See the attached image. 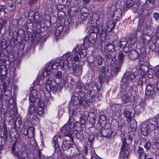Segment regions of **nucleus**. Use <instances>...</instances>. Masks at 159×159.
<instances>
[{
	"mask_svg": "<svg viewBox=\"0 0 159 159\" xmlns=\"http://www.w3.org/2000/svg\"><path fill=\"white\" fill-rule=\"evenodd\" d=\"M37 94L36 90L32 89L30 92L29 101L30 105L26 118L32 124L36 125L39 123V120L37 116V114L41 116L43 113L45 106L44 102L40 101L39 98L35 97Z\"/></svg>",
	"mask_w": 159,
	"mask_h": 159,
	"instance_id": "f257e3e1",
	"label": "nucleus"
},
{
	"mask_svg": "<svg viewBox=\"0 0 159 159\" xmlns=\"http://www.w3.org/2000/svg\"><path fill=\"white\" fill-rule=\"evenodd\" d=\"M110 64L113 66L112 72L109 68L101 66L99 68V79L101 84L107 83L110 77L116 75L121 70L122 64L116 62V57L112 58Z\"/></svg>",
	"mask_w": 159,
	"mask_h": 159,
	"instance_id": "f03ea898",
	"label": "nucleus"
},
{
	"mask_svg": "<svg viewBox=\"0 0 159 159\" xmlns=\"http://www.w3.org/2000/svg\"><path fill=\"white\" fill-rule=\"evenodd\" d=\"M75 105H69V113L70 117L67 124L64 125L61 128V131L64 133V136L69 137L70 139H72V135L73 134V129L75 128L77 129H80L81 125L78 122L75 123V120L74 117L75 116L77 110V106Z\"/></svg>",
	"mask_w": 159,
	"mask_h": 159,
	"instance_id": "7ed1b4c3",
	"label": "nucleus"
},
{
	"mask_svg": "<svg viewBox=\"0 0 159 159\" xmlns=\"http://www.w3.org/2000/svg\"><path fill=\"white\" fill-rule=\"evenodd\" d=\"M95 27H94L95 25L93 26L92 25V27L89 31L90 34L88 39V42L91 44H93L95 43L97 38L98 32L100 36L101 43H103L104 41L106 43L108 42V39H107L108 36H105V30H103V31L102 30H101L99 28V27L98 26L97 23H95Z\"/></svg>",
	"mask_w": 159,
	"mask_h": 159,
	"instance_id": "20e7f679",
	"label": "nucleus"
},
{
	"mask_svg": "<svg viewBox=\"0 0 159 159\" xmlns=\"http://www.w3.org/2000/svg\"><path fill=\"white\" fill-rule=\"evenodd\" d=\"M84 84L78 81L76 82L75 86L76 91L78 93L79 95L81 94V96L78 97L75 96L74 97V101L73 104L77 105H81L84 100V94L83 93V88H84Z\"/></svg>",
	"mask_w": 159,
	"mask_h": 159,
	"instance_id": "39448f33",
	"label": "nucleus"
},
{
	"mask_svg": "<svg viewBox=\"0 0 159 159\" xmlns=\"http://www.w3.org/2000/svg\"><path fill=\"white\" fill-rule=\"evenodd\" d=\"M11 152L17 159H28V155L25 148H23L20 150L18 145L16 142L14 143L12 147Z\"/></svg>",
	"mask_w": 159,
	"mask_h": 159,
	"instance_id": "423d86ee",
	"label": "nucleus"
},
{
	"mask_svg": "<svg viewBox=\"0 0 159 159\" xmlns=\"http://www.w3.org/2000/svg\"><path fill=\"white\" fill-rule=\"evenodd\" d=\"M45 88L48 92L52 91L53 93L60 92L61 91L62 87L61 84H57L55 81L51 80L49 78V79L47 80Z\"/></svg>",
	"mask_w": 159,
	"mask_h": 159,
	"instance_id": "0eeeda50",
	"label": "nucleus"
},
{
	"mask_svg": "<svg viewBox=\"0 0 159 159\" xmlns=\"http://www.w3.org/2000/svg\"><path fill=\"white\" fill-rule=\"evenodd\" d=\"M59 63L56 61H52L49 62L46 66L45 69L43 70L42 72L44 76H46V79H48L51 77V70H56L58 69Z\"/></svg>",
	"mask_w": 159,
	"mask_h": 159,
	"instance_id": "6e6552de",
	"label": "nucleus"
},
{
	"mask_svg": "<svg viewBox=\"0 0 159 159\" xmlns=\"http://www.w3.org/2000/svg\"><path fill=\"white\" fill-rule=\"evenodd\" d=\"M69 54L67 55L66 53L63 55L60 58L59 62V67L65 71H67L71 69L72 64L69 60Z\"/></svg>",
	"mask_w": 159,
	"mask_h": 159,
	"instance_id": "1a4fd4ad",
	"label": "nucleus"
},
{
	"mask_svg": "<svg viewBox=\"0 0 159 159\" xmlns=\"http://www.w3.org/2000/svg\"><path fill=\"white\" fill-rule=\"evenodd\" d=\"M121 138L122 145L121 148L120 155L122 156L123 159H128L130 150L129 145L127 143L124 135L121 136Z\"/></svg>",
	"mask_w": 159,
	"mask_h": 159,
	"instance_id": "9d476101",
	"label": "nucleus"
},
{
	"mask_svg": "<svg viewBox=\"0 0 159 159\" xmlns=\"http://www.w3.org/2000/svg\"><path fill=\"white\" fill-rule=\"evenodd\" d=\"M157 128V127L153 123H149L147 124L145 123H143L141 125V133L144 136L147 137L149 133L154 131Z\"/></svg>",
	"mask_w": 159,
	"mask_h": 159,
	"instance_id": "9b49d317",
	"label": "nucleus"
},
{
	"mask_svg": "<svg viewBox=\"0 0 159 159\" xmlns=\"http://www.w3.org/2000/svg\"><path fill=\"white\" fill-rule=\"evenodd\" d=\"M28 18L35 24H38L40 22L39 13L38 12H34L33 11H30L29 14Z\"/></svg>",
	"mask_w": 159,
	"mask_h": 159,
	"instance_id": "f8f14e48",
	"label": "nucleus"
},
{
	"mask_svg": "<svg viewBox=\"0 0 159 159\" xmlns=\"http://www.w3.org/2000/svg\"><path fill=\"white\" fill-rule=\"evenodd\" d=\"M134 74L129 71H126L124 74L121 79L122 83H128L134 79Z\"/></svg>",
	"mask_w": 159,
	"mask_h": 159,
	"instance_id": "ddd939ff",
	"label": "nucleus"
},
{
	"mask_svg": "<svg viewBox=\"0 0 159 159\" xmlns=\"http://www.w3.org/2000/svg\"><path fill=\"white\" fill-rule=\"evenodd\" d=\"M72 66L71 67V73L74 76H80L82 73V70L80 66H77V65L74 62H71Z\"/></svg>",
	"mask_w": 159,
	"mask_h": 159,
	"instance_id": "4468645a",
	"label": "nucleus"
},
{
	"mask_svg": "<svg viewBox=\"0 0 159 159\" xmlns=\"http://www.w3.org/2000/svg\"><path fill=\"white\" fill-rule=\"evenodd\" d=\"M129 51V49L127 48H125L124 50L120 51L118 53V57L117 60L116 59V62H118L119 63L123 64L125 57L127 56V53Z\"/></svg>",
	"mask_w": 159,
	"mask_h": 159,
	"instance_id": "2eb2a0df",
	"label": "nucleus"
},
{
	"mask_svg": "<svg viewBox=\"0 0 159 159\" xmlns=\"http://www.w3.org/2000/svg\"><path fill=\"white\" fill-rule=\"evenodd\" d=\"M115 21H110L108 22L107 24L104 27H102V25L100 27H99V28L100 29V30H102V31L103 30H105L106 32L105 33V36H106L107 34V32H110L111 30L114 29L115 28Z\"/></svg>",
	"mask_w": 159,
	"mask_h": 159,
	"instance_id": "dca6fc26",
	"label": "nucleus"
},
{
	"mask_svg": "<svg viewBox=\"0 0 159 159\" xmlns=\"http://www.w3.org/2000/svg\"><path fill=\"white\" fill-rule=\"evenodd\" d=\"M73 51L76 53L79 54L83 57H85L86 55L85 47L83 44L77 45L75 49L73 50Z\"/></svg>",
	"mask_w": 159,
	"mask_h": 159,
	"instance_id": "f3484780",
	"label": "nucleus"
},
{
	"mask_svg": "<svg viewBox=\"0 0 159 159\" xmlns=\"http://www.w3.org/2000/svg\"><path fill=\"white\" fill-rule=\"evenodd\" d=\"M64 134V132L61 131V129L60 132L58 133L53 138L52 141V144L53 146L56 149L58 148H59V144L57 141V138L61 139L63 134Z\"/></svg>",
	"mask_w": 159,
	"mask_h": 159,
	"instance_id": "a211bd4d",
	"label": "nucleus"
},
{
	"mask_svg": "<svg viewBox=\"0 0 159 159\" xmlns=\"http://www.w3.org/2000/svg\"><path fill=\"white\" fill-rule=\"evenodd\" d=\"M149 43V46L151 50L159 53V39L154 42L152 41H150Z\"/></svg>",
	"mask_w": 159,
	"mask_h": 159,
	"instance_id": "6ab92c4d",
	"label": "nucleus"
},
{
	"mask_svg": "<svg viewBox=\"0 0 159 159\" xmlns=\"http://www.w3.org/2000/svg\"><path fill=\"white\" fill-rule=\"evenodd\" d=\"M68 139H65L63 140L62 148L63 150L64 151L68 150L71 146L70 140H73L72 136V139H70L69 137H68Z\"/></svg>",
	"mask_w": 159,
	"mask_h": 159,
	"instance_id": "aec40b11",
	"label": "nucleus"
},
{
	"mask_svg": "<svg viewBox=\"0 0 159 159\" xmlns=\"http://www.w3.org/2000/svg\"><path fill=\"white\" fill-rule=\"evenodd\" d=\"M145 93L148 96L153 97L155 94L154 85L150 83L146 85Z\"/></svg>",
	"mask_w": 159,
	"mask_h": 159,
	"instance_id": "412c9836",
	"label": "nucleus"
},
{
	"mask_svg": "<svg viewBox=\"0 0 159 159\" xmlns=\"http://www.w3.org/2000/svg\"><path fill=\"white\" fill-rule=\"evenodd\" d=\"M113 132V130L111 128H103L101 129L100 134L102 136L109 138Z\"/></svg>",
	"mask_w": 159,
	"mask_h": 159,
	"instance_id": "4be33fe9",
	"label": "nucleus"
},
{
	"mask_svg": "<svg viewBox=\"0 0 159 159\" xmlns=\"http://www.w3.org/2000/svg\"><path fill=\"white\" fill-rule=\"evenodd\" d=\"M142 50H143V54H140L139 56V62L140 63L141 65L143 64V63H147L148 62V57L146 56L145 54V48H142L141 50V51Z\"/></svg>",
	"mask_w": 159,
	"mask_h": 159,
	"instance_id": "5701e85b",
	"label": "nucleus"
},
{
	"mask_svg": "<svg viewBox=\"0 0 159 159\" xmlns=\"http://www.w3.org/2000/svg\"><path fill=\"white\" fill-rule=\"evenodd\" d=\"M122 17V11L120 9L117 8L116 9L114 12L112 16V19L113 21L115 22L120 20Z\"/></svg>",
	"mask_w": 159,
	"mask_h": 159,
	"instance_id": "b1692460",
	"label": "nucleus"
},
{
	"mask_svg": "<svg viewBox=\"0 0 159 159\" xmlns=\"http://www.w3.org/2000/svg\"><path fill=\"white\" fill-rule=\"evenodd\" d=\"M137 154L138 155L139 159H146L147 157V154L144 152L143 148L141 147H139Z\"/></svg>",
	"mask_w": 159,
	"mask_h": 159,
	"instance_id": "393cba45",
	"label": "nucleus"
},
{
	"mask_svg": "<svg viewBox=\"0 0 159 159\" xmlns=\"http://www.w3.org/2000/svg\"><path fill=\"white\" fill-rule=\"evenodd\" d=\"M107 121L106 116L103 115H101L99 118V122L97 124V127L98 128L101 129L102 127H104L107 124Z\"/></svg>",
	"mask_w": 159,
	"mask_h": 159,
	"instance_id": "a878e982",
	"label": "nucleus"
},
{
	"mask_svg": "<svg viewBox=\"0 0 159 159\" xmlns=\"http://www.w3.org/2000/svg\"><path fill=\"white\" fill-rule=\"evenodd\" d=\"M127 40L125 38H121L119 42V46L121 48H123L124 50L125 48H127L129 49V51H130L131 49V47L127 43Z\"/></svg>",
	"mask_w": 159,
	"mask_h": 159,
	"instance_id": "bb28decb",
	"label": "nucleus"
},
{
	"mask_svg": "<svg viewBox=\"0 0 159 159\" xmlns=\"http://www.w3.org/2000/svg\"><path fill=\"white\" fill-rule=\"evenodd\" d=\"M137 11L138 14L142 17L143 19H144L149 13L148 9L141 7H139L137 9Z\"/></svg>",
	"mask_w": 159,
	"mask_h": 159,
	"instance_id": "cd10ccee",
	"label": "nucleus"
},
{
	"mask_svg": "<svg viewBox=\"0 0 159 159\" xmlns=\"http://www.w3.org/2000/svg\"><path fill=\"white\" fill-rule=\"evenodd\" d=\"M90 84L88 83L84 84V88L83 89V93H85L88 95V96L93 97V94H92V89L90 87H89Z\"/></svg>",
	"mask_w": 159,
	"mask_h": 159,
	"instance_id": "c85d7f7f",
	"label": "nucleus"
},
{
	"mask_svg": "<svg viewBox=\"0 0 159 159\" xmlns=\"http://www.w3.org/2000/svg\"><path fill=\"white\" fill-rule=\"evenodd\" d=\"M121 84V94L126 93H129V91L130 90L131 87L129 86L128 83H122Z\"/></svg>",
	"mask_w": 159,
	"mask_h": 159,
	"instance_id": "c756f323",
	"label": "nucleus"
},
{
	"mask_svg": "<svg viewBox=\"0 0 159 159\" xmlns=\"http://www.w3.org/2000/svg\"><path fill=\"white\" fill-rule=\"evenodd\" d=\"M130 94V93H127L125 94H121V101L122 103L126 104L131 101Z\"/></svg>",
	"mask_w": 159,
	"mask_h": 159,
	"instance_id": "7c9ffc66",
	"label": "nucleus"
},
{
	"mask_svg": "<svg viewBox=\"0 0 159 159\" xmlns=\"http://www.w3.org/2000/svg\"><path fill=\"white\" fill-rule=\"evenodd\" d=\"M123 114L125 118H126V120L127 122H129L131 120L133 117L131 116V113L129 111L125 109L123 111Z\"/></svg>",
	"mask_w": 159,
	"mask_h": 159,
	"instance_id": "2f4dec72",
	"label": "nucleus"
},
{
	"mask_svg": "<svg viewBox=\"0 0 159 159\" xmlns=\"http://www.w3.org/2000/svg\"><path fill=\"white\" fill-rule=\"evenodd\" d=\"M7 69L5 65L3 64L0 66V73L1 80L4 79L5 77L7 74Z\"/></svg>",
	"mask_w": 159,
	"mask_h": 159,
	"instance_id": "473e14b6",
	"label": "nucleus"
},
{
	"mask_svg": "<svg viewBox=\"0 0 159 159\" xmlns=\"http://www.w3.org/2000/svg\"><path fill=\"white\" fill-rule=\"evenodd\" d=\"M129 58L132 60H135L138 58L139 53L135 50H132L128 54Z\"/></svg>",
	"mask_w": 159,
	"mask_h": 159,
	"instance_id": "72a5a7b5",
	"label": "nucleus"
},
{
	"mask_svg": "<svg viewBox=\"0 0 159 159\" xmlns=\"http://www.w3.org/2000/svg\"><path fill=\"white\" fill-rule=\"evenodd\" d=\"M67 55H68L69 54V55L70 56L69 57V60L71 62H72V60H74L75 62H77L79 60V56L78 55H73V53L71 52H69L66 53Z\"/></svg>",
	"mask_w": 159,
	"mask_h": 159,
	"instance_id": "f704fd0d",
	"label": "nucleus"
},
{
	"mask_svg": "<svg viewBox=\"0 0 159 159\" xmlns=\"http://www.w3.org/2000/svg\"><path fill=\"white\" fill-rule=\"evenodd\" d=\"M93 20L91 22V25H95V23H97L98 25V26L100 27L98 23V20L99 18V16L98 15L97 13H94L93 16ZM95 26L94 27H95Z\"/></svg>",
	"mask_w": 159,
	"mask_h": 159,
	"instance_id": "c9c22d12",
	"label": "nucleus"
},
{
	"mask_svg": "<svg viewBox=\"0 0 159 159\" xmlns=\"http://www.w3.org/2000/svg\"><path fill=\"white\" fill-rule=\"evenodd\" d=\"M141 70L143 72V75L147 74L150 70H152L149 69L148 66L146 65H141L140 67Z\"/></svg>",
	"mask_w": 159,
	"mask_h": 159,
	"instance_id": "e433bc0d",
	"label": "nucleus"
},
{
	"mask_svg": "<svg viewBox=\"0 0 159 159\" xmlns=\"http://www.w3.org/2000/svg\"><path fill=\"white\" fill-rule=\"evenodd\" d=\"M93 60L94 61L97 63L98 66H100L102 64L103 58L100 56L97 55L94 58Z\"/></svg>",
	"mask_w": 159,
	"mask_h": 159,
	"instance_id": "4c0bfd02",
	"label": "nucleus"
},
{
	"mask_svg": "<svg viewBox=\"0 0 159 159\" xmlns=\"http://www.w3.org/2000/svg\"><path fill=\"white\" fill-rule=\"evenodd\" d=\"M89 118L88 119V120L89 123H90L92 125H93L95 122V116H96L95 113H90L89 114Z\"/></svg>",
	"mask_w": 159,
	"mask_h": 159,
	"instance_id": "58836bf2",
	"label": "nucleus"
},
{
	"mask_svg": "<svg viewBox=\"0 0 159 159\" xmlns=\"http://www.w3.org/2000/svg\"><path fill=\"white\" fill-rule=\"evenodd\" d=\"M151 38L149 36H144L142 37L141 42L144 45H147L149 43Z\"/></svg>",
	"mask_w": 159,
	"mask_h": 159,
	"instance_id": "ea45409f",
	"label": "nucleus"
},
{
	"mask_svg": "<svg viewBox=\"0 0 159 159\" xmlns=\"http://www.w3.org/2000/svg\"><path fill=\"white\" fill-rule=\"evenodd\" d=\"M75 137L78 139L80 141H83L85 140V138L84 137L83 133L77 132L75 133Z\"/></svg>",
	"mask_w": 159,
	"mask_h": 159,
	"instance_id": "a19ab883",
	"label": "nucleus"
},
{
	"mask_svg": "<svg viewBox=\"0 0 159 159\" xmlns=\"http://www.w3.org/2000/svg\"><path fill=\"white\" fill-rule=\"evenodd\" d=\"M130 125L131 129L133 131H136L137 128V123L136 120H133Z\"/></svg>",
	"mask_w": 159,
	"mask_h": 159,
	"instance_id": "79ce46f5",
	"label": "nucleus"
},
{
	"mask_svg": "<svg viewBox=\"0 0 159 159\" xmlns=\"http://www.w3.org/2000/svg\"><path fill=\"white\" fill-rule=\"evenodd\" d=\"M34 129L33 127H29V130L28 134L26 135H27L28 137L31 138L33 137L34 135Z\"/></svg>",
	"mask_w": 159,
	"mask_h": 159,
	"instance_id": "37998d69",
	"label": "nucleus"
},
{
	"mask_svg": "<svg viewBox=\"0 0 159 159\" xmlns=\"http://www.w3.org/2000/svg\"><path fill=\"white\" fill-rule=\"evenodd\" d=\"M29 130V127L27 125H25L21 128V132L22 134L26 135Z\"/></svg>",
	"mask_w": 159,
	"mask_h": 159,
	"instance_id": "c03bdc74",
	"label": "nucleus"
},
{
	"mask_svg": "<svg viewBox=\"0 0 159 159\" xmlns=\"http://www.w3.org/2000/svg\"><path fill=\"white\" fill-rule=\"evenodd\" d=\"M94 60L93 61H90L89 60L87 61L88 63V67L92 71H93L95 66V64H94Z\"/></svg>",
	"mask_w": 159,
	"mask_h": 159,
	"instance_id": "a18cd8bd",
	"label": "nucleus"
},
{
	"mask_svg": "<svg viewBox=\"0 0 159 159\" xmlns=\"http://www.w3.org/2000/svg\"><path fill=\"white\" fill-rule=\"evenodd\" d=\"M94 135L93 134H90L88 137V140L89 141V144L90 145V147L92 145V143L94 141Z\"/></svg>",
	"mask_w": 159,
	"mask_h": 159,
	"instance_id": "49530a36",
	"label": "nucleus"
},
{
	"mask_svg": "<svg viewBox=\"0 0 159 159\" xmlns=\"http://www.w3.org/2000/svg\"><path fill=\"white\" fill-rule=\"evenodd\" d=\"M107 49L108 51V52H113L115 51V47L112 43H110L106 45Z\"/></svg>",
	"mask_w": 159,
	"mask_h": 159,
	"instance_id": "de8ad7c7",
	"label": "nucleus"
},
{
	"mask_svg": "<svg viewBox=\"0 0 159 159\" xmlns=\"http://www.w3.org/2000/svg\"><path fill=\"white\" fill-rule=\"evenodd\" d=\"M7 22V20H6L5 17L0 18V27L3 28L4 26L6 24Z\"/></svg>",
	"mask_w": 159,
	"mask_h": 159,
	"instance_id": "09e8293b",
	"label": "nucleus"
},
{
	"mask_svg": "<svg viewBox=\"0 0 159 159\" xmlns=\"http://www.w3.org/2000/svg\"><path fill=\"white\" fill-rule=\"evenodd\" d=\"M104 55L105 56L106 58V60L107 61L108 60H109L111 58V59L115 56L112 57L111 53L110 52H105L104 53Z\"/></svg>",
	"mask_w": 159,
	"mask_h": 159,
	"instance_id": "8fccbe9b",
	"label": "nucleus"
},
{
	"mask_svg": "<svg viewBox=\"0 0 159 159\" xmlns=\"http://www.w3.org/2000/svg\"><path fill=\"white\" fill-rule=\"evenodd\" d=\"M144 22H141L139 23L138 27H137V30L139 31L140 30H145L144 28Z\"/></svg>",
	"mask_w": 159,
	"mask_h": 159,
	"instance_id": "3c124183",
	"label": "nucleus"
},
{
	"mask_svg": "<svg viewBox=\"0 0 159 159\" xmlns=\"http://www.w3.org/2000/svg\"><path fill=\"white\" fill-rule=\"evenodd\" d=\"M133 0H127L126 3V7L127 8H130L134 4L133 2Z\"/></svg>",
	"mask_w": 159,
	"mask_h": 159,
	"instance_id": "603ef678",
	"label": "nucleus"
},
{
	"mask_svg": "<svg viewBox=\"0 0 159 159\" xmlns=\"http://www.w3.org/2000/svg\"><path fill=\"white\" fill-rule=\"evenodd\" d=\"M6 43L4 39H2L0 42V48L2 50L5 49L6 47Z\"/></svg>",
	"mask_w": 159,
	"mask_h": 159,
	"instance_id": "864d4df0",
	"label": "nucleus"
},
{
	"mask_svg": "<svg viewBox=\"0 0 159 159\" xmlns=\"http://www.w3.org/2000/svg\"><path fill=\"white\" fill-rule=\"evenodd\" d=\"M87 117L86 116L82 115L80 117V122L82 125L84 124L86 121Z\"/></svg>",
	"mask_w": 159,
	"mask_h": 159,
	"instance_id": "5fc2aeb1",
	"label": "nucleus"
},
{
	"mask_svg": "<svg viewBox=\"0 0 159 159\" xmlns=\"http://www.w3.org/2000/svg\"><path fill=\"white\" fill-rule=\"evenodd\" d=\"M137 41V37L136 36H133L130 39L129 41L131 45L134 44Z\"/></svg>",
	"mask_w": 159,
	"mask_h": 159,
	"instance_id": "6e6d98bb",
	"label": "nucleus"
},
{
	"mask_svg": "<svg viewBox=\"0 0 159 159\" xmlns=\"http://www.w3.org/2000/svg\"><path fill=\"white\" fill-rule=\"evenodd\" d=\"M143 106H142L141 104L138 105L136 107L137 111L139 112H141L143 111Z\"/></svg>",
	"mask_w": 159,
	"mask_h": 159,
	"instance_id": "4d7b16f0",
	"label": "nucleus"
},
{
	"mask_svg": "<svg viewBox=\"0 0 159 159\" xmlns=\"http://www.w3.org/2000/svg\"><path fill=\"white\" fill-rule=\"evenodd\" d=\"M16 69L14 68H12L10 71V74L11 76L13 77H16V74L15 72Z\"/></svg>",
	"mask_w": 159,
	"mask_h": 159,
	"instance_id": "13d9d810",
	"label": "nucleus"
},
{
	"mask_svg": "<svg viewBox=\"0 0 159 159\" xmlns=\"http://www.w3.org/2000/svg\"><path fill=\"white\" fill-rule=\"evenodd\" d=\"M90 147V145L88 144L86 145L84 149L83 150V152L85 153V154H87L88 152V150L90 149L91 148H92L93 146L92 145L91 147Z\"/></svg>",
	"mask_w": 159,
	"mask_h": 159,
	"instance_id": "bf43d9fd",
	"label": "nucleus"
},
{
	"mask_svg": "<svg viewBox=\"0 0 159 159\" xmlns=\"http://www.w3.org/2000/svg\"><path fill=\"white\" fill-rule=\"evenodd\" d=\"M63 29V28L62 25L58 26L56 28V33L58 34H60L62 31Z\"/></svg>",
	"mask_w": 159,
	"mask_h": 159,
	"instance_id": "052dcab7",
	"label": "nucleus"
},
{
	"mask_svg": "<svg viewBox=\"0 0 159 159\" xmlns=\"http://www.w3.org/2000/svg\"><path fill=\"white\" fill-rule=\"evenodd\" d=\"M151 143L149 141H148L145 144L144 147L147 150H148L150 148Z\"/></svg>",
	"mask_w": 159,
	"mask_h": 159,
	"instance_id": "680f3d73",
	"label": "nucleus"
},
{
	"mask_svg": "<svg viewBox=\"0 0 159 159\" xmlns=\"http://www.w3.org/2000/svg\"><path fill=\"white\" fill-rule=\"evenodd\" d=\"M62 72L61 71H58L57 72L56 74L55 75V78H58L59 79H61L62 78Z\"/></svg>",
	"mask_w": 159,
	"mask_h": 159,
	"instance_id": "e2e57ef3",
	"label": "nucleus"
},
{
	"mask_svg": "<svg viewBox=\"0 0 159 159\" xmlns=\"http://www.w3.org/2000/svg\"><path fill=\"white\" fill-rule=\"evenodd\" d=\"M21 121L20 118H17L16 120H15V124L16 126H19L21 124Z\"/></svg>",
	"mask_w": 159,
	"mask_h": 159,
	"instance_id": "0e129e2a",
	"label": "nucleus"
},
{
	"mask_svg": "<svg viewBox=\"0 0 159 159\" xmlns=\"http://www.w3.org/2000/svg\"><path fill=\"white\" fill-rule=\"evenodd\" d=\"M7 56L5 54L2 53L0 56V60L2 62H4L5 61Z\"/></svg>",
	"mask_w": 159,
	"mask_h": 159,
	"instance_id": "69168bd1",
	"label": "nucleus"
},
{
	"mask_svg": "<svg viewBox=\"0 0 159 159\" xmlns=\"http://www.w3.org/2000/svg\"><path fill=\"white\" fill-rule=\"evenodd\" d=\"M155 75L159 79V66L156 67L154 70Z\"/></svg>",
	"mask_w": 159,
	"mask_h": 159,
	"instance_id": "338daca9",
	"label": "nucleus"
},
{
	"mask_svg": "<svg viewBox=\"0 0 159 159\" xmlns=\"http://www.w3.org/2000/svg\"><path fill=\"white\" fill-rule=\"evenodd\" d=\"M153 17L155 20L157 21L159 20V14L157 12H155L153 14Z\"/></svg>",
	"mask_w": 159,
	"mask_h": 159,
	"instance_id": "774afa93",
	"label": "nucleus"
}]
</instances>
